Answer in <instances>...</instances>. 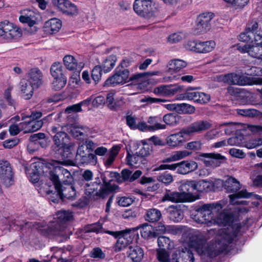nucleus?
<instances>
[{
    "mask_svg": "<svg viewBox=\"0 0 262 262\" xmlns=\"http://www.w3.org/2000/svg\"><path fill=\"white\" fill-rule=\"evenodd\" d=\"M84 230L85 232L101 233L102 232V226L100 223H96L85 226Z\"/></svg>",
    "mask_w": 262,
    "mask_h": 262,
    "instance_id": "56",
    "label": "nucleus"
},
{
    "mask_svg": "<svg viewBox=\"0 0 262 262\" xmlns=\"http://www.w3.org/2000/svg\"><path fill=\"white\" fill-rule=\"evenodd\" d=\"M84 145L79 146L77 150L76 160L82 164L95 165L97 161V158L91 151L85 150Z\"/></svg>",
    "mask_w": 262,
    "mask_h": 262,
    "instance_id": "16",
    "label": "nucleus"
},
{
    "mask_svg": "<svg viewBox=\"0 0 262 262\" xmlns=\"http://www.w3.org/2000/svg\"><path fill=\"white\" fill-rule=\"evenodd\" d=\"M62 130V127L59 125L51 127V134H54L53 136L54 144L52 146V150L54 154L58 153L62 147H63V145L69 141L68 135Z\"/></svg>",
    "mask_w": 262,
    "mask_h": 262,
    "instance_id": "10",
    "label": "nucleus"
},
{
    "mask_svg": "<svg viewBox=\"0 0 262 262\" xmlns=\"http://www.w3.org/2000/svg\"><path fill=\"white\" fill-rule=\"evenodd\" d=\"M52 3L62 13L75 16L78 14L77 7L69 0H53Z\"/></svg>",
    "mask_w": 262,
    "mask_h": 262,
    "instance_id": "15",
    "label": "nucleus"
},
{
    "mask_svg": "<svg viewBox=\"0 0 262 262\" xmlns=\"http://www.w3.org/2000/svg\"><path fill=\"white\" fill-rule=\"evenodd\" d=\"M224 187L229 192H235L234 194L238 193L241 188L239 182L233 177H229L225 181Z\"/></svg>",
    "mask_w": 262,
    "mask_h": 262,
    "instance_id": "37",
    "label": "nucleus"
},
{
    "mask_svg": "<svg viewBox=\"0 0 262 262\" xmlns=\"http://www.w3.org/2000/svg\"><path fill=\"white\" fill-rule=\"evenodd\" d=\"M158 72H147L134 74L129 78V80L141 89L146 88L150 83V77L157 74Z\"/></svg>",
    "mask_w": 262,
    "mask_h": 262,
    "instance_id": "17",
    "label": "nucleus"
},
{
    "mask_svg": "<svg viewBox=\"0 0 262 262\" xmlns=\"http://www.w3.org/2000/svg\"><path fill=\"white\" fill-rule=\"evenodd\" d=\"M126 159L127 164L132 166H140L147 163L146 159L138 154V151L133 155L128 154Z\"/></svg>",
    "mask_w": 262,
    "mask_h": 262,
    "instance_id": "33",
    "label": "nucleus"
},
{
    "mask_svg": "<svg viewBox=\"0 0 262 262\" xmlns=\"http://www.w3.org/2000/svg\"><path fill=\"white\" fill-rule=\"evenodd\" d=\"M116 63V57L114 56H110L103 62L102 68L105 73L110 72L115 66Z\"/></svg>",
    "mask_w": 262,
    "mask_h": 262,
    "instance_id": "50",
    "label": "nucleus"
},
{
    "mask_svg": "<svg viewBox=\"0 0 262 262\" xmlns=\"http://www.w3.org/2000/svg\"><path fill=\"white\" fill-rule=\"evenodd\" d=\"M248 54L262 61V43H256L255 45H252L249 49Z\"/></svg>",
    "mask_w": 262,
    "mask_h": 262,
    "instance_id": "42",
    "label": "nucleus"
},
{
    "mask_svg": "<svg viewBox=\"0 0 262 262\" xmlns=\"http://www.w3.org/2000/svg\"><path fill=\"white\" fill-rule=\"evenodd\" d=\"M162 217L160 210L156 208H151L146 210L144 216L145 221L149 223L158 222Z\"/></svg>",
    "mask_w": 262,
    "mask_h": 262,
    "instance_id": "38",
    "label": "nucleus"
},
{
    "mask_svg": "<svg viewBox=\"0 0 262 262\" xmlns=\"http://www.w3.org/2000/svg\"><path fill=\"white\" fill-rule=\"evenodd\" d=\"M210 97L209 95L203 92H198L195 103L203 104L207 103L210 100Z\"/></svg>",
    "mask_w": 262,
    "mask_h": 262,
    "instance_id": "60",
    "label": "nucleus"
},
{
    "mask_svg": "<svg viewBox=\"0 0 262 262\" xmlns=\"http://www.w3.org/2000/svg\"><path fill=\"white\" fill-rule=\"evenodd\" d=\"M195 190L200 192H209L213 189V183L207 180L195 181Z\"/></svg>",
    "mask_w": 262,
    "mask_h": 262,
    "instance_id": "41",
    "label": "nucleus"
},
{
    "mask_svg": "<svg viewBox=\"0 0 262 262\" xmlns=\"http://www.w3.org/2000/svg\"><path fill=\"white\" fill-rule=\"evenodd\" d=\"M75 144L69 141L67 142L65 145H63V147H62L61 150L59 151L58 153H55V154L61 155L63 157H68V154H70L74 150Z\"/></svg>",
    "mask_w": 262,
    "mask_h": 262,
    "instance_id": "53",
    "label": "nucleus"
},
{
    "mask_svg": "<svg viewBox=\"0 0 262 262\" xmlns=\"http://www.w3.org/2000/svg\"><path fill=\"white\" fill-rule=\"evenodd\" d=\"M131 176V171L127 169H123L120 174L117 172H105L101 175V179L103 182L110 184L111 187H114V186H115L116 190L118 188V186L112 184V182L114 180L120 183L126 181L130 182Z\"/></svg>",
    "mask_w": 262,
    "mask_h": 262,
    "instance_id": "11",
    "label": "nucleus"
},
{
    "mask_svg": "<svg viewBox=\"0 0 262 262\" xmlns=\"http://www.w3.org/2000/svg\"><path fill=\"white\" fill-rule=\"evenodd\" d=\"M14 171L10 162L6 160L0 161V179L6 187L14 183Z\"/></svg>",
    "mask_w": 262,
    "mask_h": 262,
    "instance_id": "12",
    "label": "nucleus"
},
{
    "mask_svg": "<svg viewBox=\"0 0 262 262\" xmlns=\"http://www.w3.org/2000/svg\"><path fill=\"white\" fill-rule=\"evenodd\" d=\"M183 35L181 33H174L169 36L167 41L170 43H175L181 40Z\"/></svg>",
    "mask_w": 262,
    "mask_h": 262,
    "instance_id": "64",
    "label": "nucleus"
},
{
    "mask_svg": "<svg viewBox=\"0 0 262 262\" xmlns=\"http://www.w3.org/2000/svg\"><path fill=\"white\" fill-rule=\"evenodd\" d=\"M50 165L51 167L49 168L52 169L49 172V179L55 187L71 183L72 176L70 172L61 166L60 163L55 161Z\"/></svg>",
    "mask_w": 262,
    "mask_h": 262,
    "instance_id": "5",
    "label": "nucleus"
},
{
    "mask_svg": "<svg viewBox=\"0 0 262 262\" xmlns=\"http://www.w3.org/2000/svg\"><path fill=\"white\" fill-rule=\"evenodd\" d=\"M102 69L99 66H95L92 71L91 77L95 83L99 81L101 77Z\"/></svg>",
    "mask_w": 262,
    "mask_h": 262,
    "instance_id": "61",
    "label": "nucleus"
},
{
    "mask_svg": "<svg viewBox=\"0 0 262 262\" xmlns=\"http://www.w3.org/2000/svg\"><path fill=\"white\" fill-rule=\"evenodd\" d=\"M42 116V113L40 112H32L30 115L23 114L22 116V120L24 122L20 123L18 125L20 131L24 130L25 133H29L28 129H29L28 125V118H40Z\"/></svg>",
    "mask_w": 262,
    "mask_h": 262,
    "instance_id": "34",
    "label": "nucleus"
},
{
    "mask_svg": "<svg viewBox=\"0 0 262 262\" xmlns=\"http://www.w3.org/2000/svg\"><path fill=\"white\" fill-rule=\"evenodd\" d=\"M215 42L213 40L199 41L198 53H206L212 51L215 47Z\"/></svg>",
    "mask_w": 262,
    "mask_h": 262,
    "instance_id": "39",
    "label": "nucleus"
},
{
    "mask_svg": "<svg viewBox=\"0 0 262 262\" xmlns=\"http://www.w3.org/2000/svg\"><path fill=\"white\" fill-rule=\"evenodd\" d=\"M187 63L185 61L181 59H174L170 60L167 66V70L165 72V82L170 81L175 79V75L169 76V74L172 75L173 73L178 72L184 68L186 67Z\"/></svg>",
    "mask_w": 262,
    "mask_h": 262,
    "instance_id": "18",
    "label": "nucleus"
},
{
    "mask_svg": "<svg viewBox=\"0 0 262 262\" xmlns=\"http://www.w3.org/2000/svg\"><path fill=\"white\" fill-rule=\"evenodd\" d=\"M114 93H109L107 94L106 98V102L107 104L108 107L112 110H115L117 108V105L114 101Z\"/></svg>",
    "mask_w": 262,
    "mask_h": 262,
    "instance_id": "62",
    "label": "nucleus"
},
{
    "mask_svg": "<svg viewBox=\"0 0 262 262\" xmlns=\"http://www.w3.org/2000/svg\"><path fill=\"white\" fill-rule=\"evenodd\" d=\"M22 34L21 29L12 24L11 30H10L9 33L7 34V38L6 40L18 39L21 37Z\"/></svg>",
    "mask_w": 262,
    "mask_h": 262,
    "instance_id": "48",
    "label": "nucleus"
},
{
    "mask_svg": "<svg viewBox=\"0 0 262 262\" xmlns=\"http://www.w3.org/2000/svg\"><path fill=\"white\" fill-rule=\"evenodd\" d=\"M128 256L133 262H141L144 255L143 249L138 246H130Z\"/></svg>",
    "mask_w": 262,
    "mask_h": 262,
    "instance_id": "32",
    "label": "nucleus"
},
{
    "mask_svg": "<svg viewBox=\"0 0 262 262\" xmlns=\"http://www.w3.org/2000/svg\"><path fill=\"white\" fill-rule=\"evenodd\" d=\"M254 196L256 199H260V196L257 194H254L253 193H249L246 189L242 190L235 194H230L229 195L230 203L231 205L243 204L247 205L246 201H239L237 200L240 198H249Z\"/></svg>",
    "mask_w": 262,
    "mask_h": 262,
    "instance_id": "23",
    "label": "nucleus"
},
{
    "mask_svg": "<svg viewBox=\"0 0 262 262\" xmlns=\"http://www.w3.org/2000/svg\"><path fill=\"white\" fill-rule=\"evenodd\" d=\"M128 66L129 62L128 60H123L120 66L116 69L114 75L105 81V85L107 86H115L125 83L128 78L129 74L128 70L126 69Z\"/></svg>",
    "mask_w": 262,
    "mask_h": 262,
    "instance_id": "8",
    "label": "nucleus"
},
{
    "mask_svg": "<svg viewBox=\"0 0 262 262\" xmlns=\"http://www.w3.org/2000/svg\"><path fill=\"white\" fill-rule=\"evenodd\" d=\"M169 201L173 202H186L181 192H171L167 191L165 193V201Z\"/></svg>",
    "mask_w": 262,
    "mask_h": 262,
    "instance_id": "46",
    "label": "nucleus"
},
{
    "mask_svg": "<svg viewBox=\"0 0 262 262\" xmlns=\"http://www.w3.org/2000/svg\"><path fill=\"white\" fill-rule=\"evenodd\" d=\"M190 246L194 248L200 254L204 253V241L200 234L192 235L190 237Z\"/></svg>",
    "mask_w": 262,
    "mask_h": 262,
    "instance_id": "31",
    "label": "nucleus"
},
{
    "mask_svg": "<svg viewBox=\"0 0 262 262\" xmlns=\"http://www.w3.org/2000/svg\"><path fill=\"white\" fill-rule=\"evenodd\" d=\"M180 190L186 202H193L198 199L193 194L195 190V181H186L180 186Z\"/></svg>",
    "mask_w": 262,
    "mask_h": 262,
    "instance_id": "20",
    "label": "nucleus"
},
{
    "mask_svg": "<svg viewBox=\"0 0 262 262\" xmlns=\"http://www.w3.org/2000/svg\"><path fill=\"white\" fill-rule=\"evenodd\" d=\"M133 8L138 15L147 18L156 16L159 11L157 6L152 7L150 0H136Z\"/></svg>",
    "mask_w": 262,
    "mask_h": 262,
    "instance_id": "9",
    "label": "nucleus"
},
{
    "mask_svg": "<svg viewBox=\"0 0 262 262\" xmlns=\"http://www.w3.org/2000/svg\"><path fill=\"white\" fill-rule=\"evenodd\" d=\"M258 29V23L256 21L252 20L247 24L246 30L253 34L254 40L255 42L262 40V32Z\"/></svg>",
    "mask_w": 262,
    "mask_h": 262,
    "instance_id": "36",
    "label": "nucleus"
},
{
    "mask_svg": "<svg viewBox=\"0 0 262 262\" xmlns=\"http://www.w3.org/2000/svg\"><path fill=\"white\" fill-rule=\"evenodd\" d=\"M45 185L48 187V188H46L45 192L47 197L50 201L54 203H57L60 199H62L60 190V186H58V187H56L54 186V184H53V188L54 189V190L49 189V187H51V185H48L47 184H46Z\"/></svg>",
    "mask_w": 262,
    "mask_h": 262,
    "instance_id": "30",
    "label": "nucleus"
},
{
    "mask_svg": "<svg viewBox=\"0 0 262 262\" xmlns=\"http://www.w3.org/2000/svg\"><path fill=\"white\" fill-rule=\"evenodd\" d=\"M211 124L206 120L198 121L183 128L178 133L173 134L167 138V144L172 147L179 146L185 141L187 137L201 133L211 128Z\"/></svg>",
    "mask_w": 262,
    "mask_h": 262,
    "instance_id": "2",
    "label": "nucleus"
},
{
    "mask_svg": "<svg viewBox=\"0 0 262 262\" xmlns=\"http://www.w3.org/2000/svg\"><path fill=\"white\" fill-rule=\"evenodd\" d=\"M198 167V163L195 161H183L178 164L177 171L180 174H186L194 171Z\"/></svg>",
    "mask_w": 262,
    "mask_h": 262,
    "instance_id": "26",
    "label": "nucleus"
},
{
    "mask_svg": "<svg viewBox=\"0 0 262 262\" xmlns=\"http://www.w3.org/2000/svg\"><path fill=\"white\" fill-rule=\"evenodd\" d=\"M62 26L61 21L59 19L53 18L47 21L44 25V31L49 34L58 32Z\"/></svg>",
    "mask_w": 262,
    "mask_h": 262,
    "instance_id": "25",
    "label": "nucleus"
},
{
    "mask_svg": "<svg viewBox=\"0 0 262 262\" xmlns=\"http://www.w3.org/2000/svg\"><path fill=\"white\" fill-rule=\"evenodd\" d=\"M63 63L67 69L70 71H76L79 73L84 64L80 62L78 63L77 60L72 55H66L63 58Z\"/></svg>",
    "mask_w": 262,
    "mask_h": 262,
    "instance_id": "24",
    "label": "nucleus"
},
{
    "mask_svg": "<svg viewBox=\"0 0 262 262\" xmlns=\"http://www.w3.org/2000/svg\"><path fill=\"white\" fill-rule=\"evenodd\" d=\"M183 87L177 84L165 85V97L170 96L181 92Z\"/></svg>",
    "mask_w": 262,
    "mask_h": 262,
    "instance_id": "52",
    "label": "nucleus"
},
{
    "mask_svg": "<svg viewBox=\"0 0 262 262\" xmlns=\"http://www.w3.org/2000/svg\"><path fill=\"white\" fill-rule=\"evenodd\" d=\"M12 90L13 86H9L8 88L5 90L4 94L5 99H6L8 104L10 105H14L15 104L14 100L11 98V93Z\"/></svg>",
    "mask_w": 262,
    "mask_h": 262,
    "instance_id": "63",
    "label": "nucleus"
},
{
    "mask_svg": "<svg viewBox=\"0 0 262 262\" xmlns=\"http://www.w3.org/2000/svg\"><path fill=\"white\" fill-rule=\"evenodd\" d=\"M168 212H169V219L174 222H179L183 218V214L182 211L176 208L170 207Z\"/></svg>",
    "mask_w": 262,
    "mask_h": 262,
    "instance_id": "51",
    "label": "nucleus"
},
{
    "mask_svg": "<svg viewBox=\"0 0 262 262\" xmlns=\"http://www.w3.org/2000/svg\"><path fill=\"white\" fill-rule=\"evenodd\" d=\"M77 183L75 184V186L70 184H62L60 186L61 195L62 199L67 198L68 199L73 200L76 196V188L79 187L76 185Z\"/></svg>",
    "mask_w": 262,
    "mask_h": 262,
    "instance_id": "27",
    "label": "nucleus"
},
{
    "mask_svg": "<svg viewBox=\"0 0 262 262\" xmlns=\"http://www.w3.org/2000/svg\"><path fill=\"white\" fill-rule=\"evenodd\" d=\"M223 208L221 201L204 204L198 209L193 219L198 223L208 226L214 224L226 226L231 222L232 217L230 214L221 211Z\"/></svg>",
    "mask_w": 262,
    "mask_h": 262,
    "instance_id": "1",
    "label": "nucleus"
},
{
    "mask_svg": "<svg viewBox=\"0 0 262 262\" xmlns=\"http://www.w3.org/2000/svg\"><path fill=\"white\" fill-rule=\"evenodd\" d=\"M152 151V146L148 144H144L138 151V154L146 159Z\"/></svg>",
    "mask_w": 262,
    "mask_h": 262,
    "instance_id": "59",
    "label": "nucleus"
},
{
    "mask_svg": "<svg viewBox=\"0 0 262 262\" xmlns=\"http://www.w3.org/2000/svg\"><path fill=\"white\" fill-rule=\"evenodd\" d=\"M90 256L98 259H102L105 257V254L101 248L96 247L93 248L90 252Z\"/></svg>",
    "mask_w": 262,
    "mask_h": 262,
    "instance_id": "58",
    "label": "nucleus"
},
{
    "mask_svg": "<svg viewBox=\"0 0 262 262\" xmlns=\"http://www.w3.org/2000/svg\"><path fill=\"white\" fill-rule=\"evenodd\" d=\"M191 152L187 150L175 151L169 157L165 159V163L178 161L190 155Z\"/></svg>",
    "mask_w": 262,
    "mask_h": 262,
    "instance_id": "45",
    "label": "nucleus"
},
{
    "mask_svg": "<svg viewBox=\"0 0 262 262\" xmlns=\"http://www.w3.org/2000/svg\"><path fill=\"white\" fill-rule=\"evenodd\" d=\"M199 159L201 160L206 167L215 168L221 166L226 158L220 154L203 153L199 155Z\"/></svg>",
    "mask_w": 262,
    "mask_h": 262,
    "instance_id": "13",
    "label": "nucleus"
},
{
    "mask_svg": "<svg viewBox=\"0 0 262 262\" xmlns=\"http://www.w3.org/2000/svg\"><path fill=\"white\" fill-rule=\"evenodd\" d=\"M38 118H28V127L27 131L29 133L34 132L39 129L43 125L42 120H37Z\"/></svg>",
    "mask_w": 262,
    "mask_h": 262,
    "instance_id": "47",
    "label": "nucleus"
},
{
    "mask_svg": "<svg viewBox=\"0 0 262 262\" xmlns=\"http://www.w3.org/2000/svg\"><path fill=\"white\" fill-rule=\"evenodd\" d=\"M73 215L71 212L66 210H60L56 214V217L50 222L46 229L48 235L63 236L64 230L68 222L71 221Z\"/></svg>",
    "mask_w": 262,
    "mask_h": 262,
    "instance_id": "4",
    "label": "nucleus"
},
{
    "mask_svg": "<svg viewBox=\"0 0 262 262\" xmlns=\"http://www.w3.org/2000/svg\"><path fill=\"white\" fill-rule=\"evenodd\" d=\"M19 20L23 24H27L29 27H32L37 23V14L34 11L24 9L20 12Z\"/></svg>",
    "mask_w": 262,
    "mask_h": 262,
    "instance_id": "21",
    "label": "nucleus"
},
{
    "mask_svg": "<svg viewBox=\"0 0 262 262\" xmlns=\"http://www.w3.org/2000/svg\"><path fill=\"white\" fill-rule=\"evenodd\" d=\"M101 184L99 178L95 179L94 182H86L83 183L82 181H78L76 185H78L81 190H84L85 194L89 199L97 200L99 198H104L110 193L115 190V187H111L110 184L103 182Z\"/></svg>",
    "mask_w": 262,
    "mask_h": 262,
    "instance_id": "3",
    "label": "nucleus"
},
{
    "mask_svg": "<svg viewBox=\"0 0 262 262\" xmlns=\"http://www.w3.org/2000/svg\"><path fill=\"white\" fill-rule=\"evenodd\" d=\"M232 228L223 229L220 231V235L217 237L220 251L224 252L227 250L229 245L232 243L237 236L236 232H232Z\"/></svg>",
    "mask_w": 262,
    "mask_h": 262,
    "instance_id": "14",
    "label": "nucleus"
},
{
    "mask_svg": "<svg viewBox=\"0 0 262 262\" xmlns=\"http://www.w3.org/2000/svg\"><path fill=\"white\" fill-rule=\"evenodd\" d=\"M50 73L53 78L66 77L63 68L60 62H54L50 68Z\"/></svg>",
    "mask_w": 262,
    "mask_h": 262,
    "instance_id": "44",
    "label": "nucleus"
},
{
    "mask_svg": "<svg viewBox=\"0 0 262 262\" xmlns=\"http://www.w3.org/2000/svg\"><path fill=\"white\" fill-rule=\"evenodd\" d=\"M67 83V77L54 78L52 82V89L55 91H59L62 89Z\"/></svg>",
    "mask_w": 262,
    "mask_h": 262,
    "instance_id": "55",
    "label": "nucleus"
},
{
    "mask_svg": "<svg viewBox=\"0 0 262 262\" xmlns=\"http://www.w3.org/2000/svg\"><path fill=\"white\" fill-rule=\"evenodd\" d=\"M164 236L160 235L158 239L159 248L157 250V259L160 262H164Z\"/></svg>",
    "mask_w": 262,
    "mask_h": 262,
    "instance_id": "54",
    "label": "nucleus"
},
{
    "mask_svg": "<svg viewBox=\"0 0 262 262\" xmlns=\"http://www.w3.org/2000/svg\"><path fill=\"white\" fill-rule=\"evenodd\" d=\"M141 229L140 234L144 239H149L154 237L153 227L148 223H144L138 227Z\"/></svg>",
    "mask_w": 262,
    "mask_h": 262,
    "instance_id": "43",
    "label": "nucleus"
},
{
    "mask_svg": "<svg viewBox=\"0 0 262 262\" xmlns=\"http://www.w3.org/2000/svg\"><path fill=\"white\" fill-rule=\"evenodd\" d=\"M214 14L211 12L202 13L198 17L197 22L207 32L210 29V22Z\"/></svg>",
    "mask_w": 262,
    "mask_h": 262,
    "instance_id": "35",
    "label": "nucleus"
},
{
    "mask_svg": "<svg viewBox=\"0 0 262 262\" xmlns=\"http://www.w3.org/2000/svg\"><path fill=\"white\" fill-rule=\"evenodd\" d=\"M42 164L40 163H34L31 165L32 169L28 170V174L30 181L32 183H37L39 180V175L43 172L41 167Z\"/></svg>",
    "mask_w": 262,
    "mask_h": 262,
    "instance_id": "29",
    "label": "nucleus"
},
{
    "mask_svg": "<svg viewBox=\"0 0 262 262\" xmlns=\"http://www.w3.org/2000/svg\"><path fill=\"white\" fill-rule=\"evenodd\" d=\"M216 79L218 82H223L230 85L262 84V78L257 77L251 79L246 75L237 74L234 73L221 75L217 76Z\"/></svg>",
    "mask_w": 262,
    "mask_h": 262,
    "instance_id": "6",
    "label": "nucleus"
},
{
    "mask_svg": "<svg viewBox=\"0 0 262 262\" xmlns=\"http://www.w3.org/2000/svg\"><path fill=\"white\" fill-rule=\"evenodd\" d=\"M19 85L23 97L26 100L30 99L33 96L34 89H36L35 86L26 79L21 80Z\"/></svg>",
    "mask_w": 262,
    "mask_h": 262,
    "instance_id": "28",
    "label": "nucleus"
},
{
    "mask_svg": "<svg viewBox=\"0 0 262 262\" xmlns=\"http://www.w3.org/2000/svg\"><path fill=\"white\" fill-rule=\"evenodd\" d=\"M147 122L149 124V132H154L164 128V125L161 124L162 119L158 116L149 117Z\"/></svg>",
    "mask_w": 262,
    "mask_h": 262,
    "instance_id": "40",
    "label": "nucleus"
},
{
    "mask_svg": "<svg viewBox=\"0 0 262 262\" xmlns=\"http://www.w3.org/2000/svg\"><path fill=\"white\" fill-rule=\"evenodd\" d=\"M12 23L8 21L5 20L0 23V37L3 39H7V34L9 33V31L11 29Z\"/></svg>",
    "mask_w": 262,
    "mask_h": 262,
    "instance_id": "49",
    "label": "nucleus"
},
{
    "mask_svg": "<svg viewBox=\"0 0 262 262\" xmlns=\"http://www.w3.org/2000/svg\"><path fill=\"white\" fill-rule=\"evenodd\" d=\"M179 111L184 114H192L195 112V108L190 104L182 103L179 104Z\"/></svg>",
    "mask_w": 262,
    "mask_h": 262,
    "instance_id": "57",
    "label": "nucleus"
},
{
    "mask_svg": "<svg viewBox=\"0 0 262 262\" xmlns=\"http://www.w3.org/2000/svg\"><path fill=\"white\" fill-rule=\"evenodd\" d=\"M28 80L38 89L43 83V74L41 71L37 68L31 69L27 74Z\"/></svg>",
    "mask_w": 262,
    "mask_h": 262,
    "instance_id": "22",
    "label": "nucleus"
},
{
    "mask_svg": "<svg viewBox=\"0 0 262 262\" xmlns=\"http://www.w3.org/2000/svg\"><path fill=\"white\" fill-rule=\"evenodd\" d=\"M105 232L118 238L114 247L116 252L122 251L139 237L137 230L134 229L120 231H106Z\"/></svg>",
    "mask_w": 262,
    "mask_h": 262,
    "instance_id": "7",
    "label": "nucleus"
},
{
    "mask_svg": "<svg viewBox=\"0 0 262 262\" xmlns=\"http://www.w3.org/2000/svg\"><path fill=\"white\" fill-rule=\"evenodd\" d=\"M194 260L191 250L187 248L182 249L178 255L173 254L171 260L169 258L168 253L165 251V262H194Z\"/></svg>",
    "mask_w": 262,
    "mask_h": 262,
    "instance_id": "19",
    "label": "nucleus"
}]
</instances>
